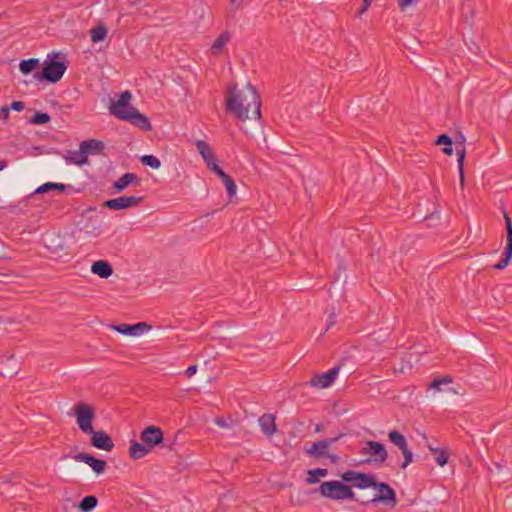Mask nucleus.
<instances>
[{"mask_svg":"<svg viewBox=\"0 0 512 512\" xmlns=\"http://www.w3.org/2000/svg\"><path fill=\"white\" fill-rule=\"evenodd\" d=\"M225 103L227 112L240 121L259 120L262 117L260 95L250 83L243 90H238L236 84L229 87Z\"/></svg>","mask_w":512,"mask_h":512,"instance_id":"nucleus-1","label":"nucleus"},{"mask_svg":"<svg viewBox=\"0 0 512 512\" xmlns=\"http://www.w3.org/2000/svg\"><path fill=\"white\" fill-rule=\"evenodd\" d=\"M319 492L322 496L332 500H356L351 487L337 480L322 482L319 486Z\"/></svg>","mask_w":512,"mask_h":512,"instance_id":"nucleus-2","label":"nucleus"},{"mask_svg":"<svg viewBox=\"0 0 512 512\" xmlns=\"http://www.w3.org/2000/svg\"><path fill=\"white\" fill-rule=\"evenodd\" d=\"M67 65L63 61L54 59H47L43 63L42 70L36 72L33 77L39 81H46L48 83H57L63 77Z\"/></svg>","mask_w":512,"mask_h":512,"instance_id":"nucleus-3","label":"nucleus"},{"mask_svg":"<svg viewBox=\"0 0 512 512\" xmlns=\"http://www.w3.org/2000/svg\"><path fill=\"white\" fill-rule=\"evenodd\" d=\"M73 415L76 417V422L79 429L87 434L93 432V421L96 417L95 409L84 402H78L73 407Z\"/></svg>","mask_w":512,"mask_h":512,"instance_id":"nucleus-4","label":"nucleus"},{"mask_svg":"<svg viewBox=\"0 0 512 512\" xmlns=\"http://www.w3.org/2000/svg\"><path fill=\"white\" fill-rule=\"evenodd\" d=\"M132 95L130 91H124L120 94L117 101L111 102L109 106L110 114L114 115L118 119L126 120L129 116L131 108H134L130 105Z\"/></svg>","mask_w":512,"mask_h":512,"instance_id":"nucleus-5","label":"nucleus"},{"mask_svg":"<svg viewBox=\"0 0 512 512\" xmlns=\"http://www.w3.org/2000/svg\"><path fill=\"white\" fill-rule=\"evenodd\" d=\"M342 481L346 483H352L353 486L359 489H365L376 486L375 477L366 473L347 470L342 474Z\"/></svg>","mask_w":512,"mask_h":512,"instance_id":"nucleus-6","label":"nucleus"},{"mask_svg":"<svg viewBox=\"0 0 512 512\" xmlns=\"http://www.w3.org/2000/svg\"><path fill=\"white\" fill-rule=\"evenodd\" d=\"M144 200L142 196H120L117 198L106 200L103 206L111 210H123L136 207Z\"/></svg>","mask_w":512,"mask_h":512,"instance_id":"nucleus-7","label":"nucleus"},{"mask_svg":"<svg viewBox=\"0 0 512 512\" xmlns=\"http://www.w3.org/2000/svg\"><path fill=\"white\" fill-rule=\"evenodd\" d=\"M140 440L145 443L151 450L160 446L164 442V433L161 428L150 425L147 426L140 434Z\"/></svg>","mask_w":512,"mask_h":512,"instance_id":"nucleus-8","label":"nucleus"},{"mask_svg":"<svg viewBox=\"0 0 512 512\" xmlns=\"http://www.w3.org/2000/svg\"><path fill=\"white\" fill-rule=\"evenodd\" d=\"M504 218L506 224V247L502 259L493 266L497 270L507 267L512 258V221L508 214H505Z\"/></svg>","mask_w":512,"mask_h":512,"instance_id":"nucleus-9","label":"nucleus"},{"mask_svg":"<svg viewBox=\"0 0 512 512\" xmlns=\"http://www.w3.org/2000/svg\"><path fill=\"white\" fill-rule=\"evenodd\" d=\"M344 434L340 433L338 436L333 438H325L312 444V446L306 451L311 457L315 459H322L328 456V449L336 443Z\"/></svg>","mask_w":512,"mask_h":512,"instance_id":"nucleus-10","label":"nucleus"},{"mask_svg":"<svg viewBox=\"0 0 512 512\" xmlns=\"http://www.w3.org/2000/svg\"><path fill=\"white\" fill-rule=\"evenodd\" d=\"M363 454H370L373 456L372 459L366 460V462L383 463L388 457L387 450L384 444L369 440L366 442V446L362 449Z\"/></svg>","mask_w":512,"mask_h":512,"instance_id":"nucleus-11","label":"nucleus"},{"mask_svg":"<svg viewBox=\"0 0 512 512\" xmlns=\"http://www.w3.org/2000/svg\"><path fill=\"white\" fill-rule=\"evenodd\" d=\"M374 488H377L380 494H376L375 497L370 500L362 501V505H369L380 501L385 503L392 502V506L396 504L397 500L395 491L388 484L384 482H376V486Z\"/></svg>","mask_w":512,"mask_h":512,"instance_id":"nucleus-12","label":"nucleus"},{"mask_svg":"<svg viewBox=\"0 0 512 512\" xmlns=\"http://www.w3.org/2000/svg\"><path fill=\"white\" fill-rule=\"evenodd\" d=\"M112 328L120 334L126 336H139L144 332L149 331L151 329V325H149L147 322H138L135 324L121 323L113 325Z\"/></svg>","mask_w":512,"mask_h":512,"instance_id":"nucleus-13","label":"nucleus"},{"mask_svg":"<svg viewBox=\"0 0 512 512\" xmlns=\"http://www.w3.org/2000/svg\"><path fill=\"white\" fill-rule=\"evenodd\" d=\"M91 435V445L97 449L111 451L114 448L112 438L104 430H94L88 433Z\"/></svg>","mask_w":512,"mask_h":512,"instance_id":"nucleus-14","label":"nucleus"},{"mask_svg":"<svg viewBox=\"0 0 512 512\" xmlns=\"http://www.w3.org/2000/svg\"><path fill=\"white\" fill-rule=\"evenodd\" d=\"M340 366H335L327 372L314 375L310 380V385L318 388L329 387L337 377Z\"/></svg>","mask_w":512,"mask_h":512,"instance_id":"nucleus-15","label":"nucleus"},{"mask_svg":"<svg viewBox=\"0 0 512 512\" xmlns=\"http://www.w3.org/2000/svg\"><path fill=\"white\" fill-rule=\"evenodd\" d=\"M73 458L78 462H84L89 465L96 474H102L105 471L107 462L102 459H97L93 455L86 452H78Z\"/></svg>","mask_w":512,"mask_h":512,"instance_id":"nucleus-16","label":"nucleus"},{"mask_svg":"<svg viewBox=\"0 0 512 512\" xmlns=\"http://www.w3.org/2000/svg\"><path fill=\"white\" fill-rule=\"evenodd\" d=\"M455 145H456V154L458 156L457 164H458V170L460 175V182L461 186L464 185V172H463V165L466 155V148H465V136L462 134V132H458L457 137L455 139Z\"/></svg>","mask_w":512,"mask_h":512,"instance_id":"nucleus-17","label":"nucleus"},{"mask_svg":"<svg viewBox=\"0 0 512 512\" xmlns=\"http://www.w3.org/2000/svg\"><path fill=\"white\" fill-rule=\"evenodd\" d=\"M125 121L130 122L132 125L140 128L143 131L152 130V126L148 117L140 113L136 108H131L129 116Z\"/></svg>","mask_w":512,"mask_h":512,"instance_id":"nucleus-18","label":"nucleus"},{"mask_svg":"<svg viewBox=\"0 0 512 512\" xmlns=\"http://www.w3.org/2000/svg\"><path fill=\"white\" fill-rule=\"evenodd\" d=\"M80 147L83 150V153L85 157H88L89 154L91 155H98L103 152L105 149V144L97 139H89L82 141L80 143Z\"/></svg>","mask_w":512,"mask_h":512,"instance_id":"nucleus-19","label":"nucleus"},{"mask_svg":"<svg viewBox=\"0 0 512 512\" xmlns=\"http://www.w3.org/2000/svg\"><path fill=\"white\" fill-rule=\"evenodd\" d=\"M261 431L268 437L276 432L275 416L270 413H265L258 419Z\"/></svg>","mask_w":512,"mask_h":512,"instance_id":"nucleus-20","label":"nucleus"},{"mask_svg":"<svg viewBox=\"0 0 512 512\" xmlns=\"http://www.w3.org/2000/svg\"><path fill=\"white\" fill-rule=\"evenodd\" d=\"M151 451L152 450L143 442H138L136 440L130 441L129 456L134 460L145 457Z\"/></svg>","mask_w":512,"mask_h":512,"instance_id":"nucleus-21","label":"nucleus"},{"mask_svg":"<svg viewBox=\"0 0 512 512\" xmlns=\"http://www.w3.org/2000/svg\"><path fill=\"white\" fill-rule=\"evenodd\" d=\"M91 272L101 278L107 279L113 274V268L108 261L98 260L93 262Z\"/></svg>","mask_w":512,"mask_h":512,"instance_id":"nucleus-22","label":"nucleus"},{"mask_svg":"<svg viewBox=\"0 0 512 512\" xmlns=\"http://www.w3.org/2000/svg\"><path fill=\"white\" fill-rule=\"evenodd\" d=\"M63 158L68 164H75L80 167L88 164V157H85L81 147L75 151L67 150Z\"/></svg>","mask_w":512,"mask_h":512,"instance_id":"nucleus-23","label":"nucleus"},{"mask_svg":"<svg viewBox=\"0 0 512 512\" xmlns=\"http://www.w3.org/2000/svg\"><path fill=\"white\" fill-rule=\"evenodd\" d=\"M70 187H71L70 185H65L62 183L46 182V183L42 184L41 186H39L35 190V193L36 194H44L51 190H57L58 192L63 193Z\"/></svg>","mask_w":512,"mask_h":512,"instance_id":"nucleus-24","label":"nucleus"},{"mask_svg":"<svg viewBox=\"0 0 512 512\" xmlns=\"http://www.w3.org/2000/svg\"><path fill=\"white\" fill-rule=\"evenodd\" d=\"M98 504V499L94 495L85 496L78 504L80 512H92Z\"/></svg>","mask_w":512,"mask_h":512,"instance_id":"nucleus-25","label":"nucleus"},{"mask_svg":"<svg viewBox=\"0 0 512 512\" xmlns=\"http://www.w3.org/2000/svg\"><path fill=\"white\" fill-rule=\"evenodd\" d=\"M230 33L225 31L221 33L212 44L211 50L212 53L217 54L222 51V49L226 46V44L230 41Z\"/></svg>","mask_w":512,"mask_h":512,"instance_id":"nucleus-26","label":"nucleus"},{"mask_svg":"<svg viewBox=\"0 0 512 512\" xmlns=\"http://www.w3.org/2000/svg\"><path fill=\"white\" fill-rule=\"evenodd\" d=\"M389 440L400 450L408 446L407 440L403 434L397 430H391L388 434Z\"/></svg>","mask_w":512,"mask_h":512,"instance_id":"nucleus-27","label":"nucleus"},{"mask_svg":"<svg viewBox=\"0 0 512 512\" xmlns=\"http://www.w3.org/2000/svg\"><path fill=\"white\" fill-rule=\"evenodd\" d=\"M107 35V28L103 23L97 24L91 29V41L94 43L104 40Z\"/></svg>","mask_w":512,"mask_h":512,"instance_id":"nucleus-28","label":"nucleus"},{"mask_svg":"<svg viewBox=\"0 0 512 512\" xmlns=\"http://www.w3.org/2000/svg\"><path fill=\"white\" fill-rule=\"evenodd\" d=\"M39 65V60L36 58H30L26 60H22L19 64V69L22 74L28 75L30 74L34 69H36Z\"/></svg>","mask_w":512,"mask_h":512,"instance_id":"nucleus-29","label":"nucleus"},{"mask_svg":"<svg viewBox=\"0 0 512 512\" xmlns=\"http://www.w3.org/2000/svg\"><path fill=\"white\" fill-rule=\"evenodd\" d=\"M307 474L306 482L309 484H315L319 481V477H325L328 474V470L325 468H316L308 470Z\"/></svg>","mask_w":512,"mask_h":512,"instance_id":"nucleus-30","label":"nucleus"},{"mask_svg":"<svg viewBox=\"0 0 512 512\" xmlns=\"http://www.w3.org/2000/svg\"><path fill=\"white\" fill-rule=\"evenodd\" d=\"M429 449L430 451H432L433 453H436L437 456L435 458V461L436 463L443 467L445 466L447 463H448V459H449V452L447 450H443V449H437V448H433L431 446H429Z\"/></svg>","mask_w":512,"mask_h":512,"instance_id":"nucleus-31","label":"nucleus"},{"mask_svg":"<svg viewBox=\"0 0 512 512\" xmlns=\"http://www.w3.org/2000/svg\"><path fill=\"white\" fill-rule=\"evenodd\" d=\"M220 179L223 181L229 197L232 198L236 194V190H237V187H236V184H235L233 178L226 173Z\"/></svg>","mask_w":512,"mask_h":512,"instance_id":"nucleus-32","label":"nucleus"},{"mask_svg":"<svg viewBox=\"0 0 512 512\" xmlns=\"http://www.w3.org/2000/svg\"><path fill=\"white\" fill-rule=\"evenodd\" d=\"M51 120V117L48 113L45 112H36L29 120V123L35 125H43L48 123Z\"/></svg>","mask_w":512,"mask_h":512,"instance_id":"nucleus-33","label":"nucleus"},{"mask_svg":"<svg viewBox=\"0 0 512 512\" xmlns=\"http://www.w3.org/2000/svg\"><path fill=\"white\" fill-rule=\"evenodd\" d=\"M140 161L143 165L149 166L153 169H159L161 166L160 160L154 155H143L140 158Z\"/></svg>","mask_w":512,"mask_h":512,"instance_id":"nucleus-34","label":"nucleus"},{"mask_svg":"<svg viewBox=\"0 0 512 512\" xmlns=\"http://www.w3.org/2000/svg\"><path fill=\"white\" fill-rule=\"evenodd\" d=\"M130 185L127 173L123 174L118 180L114 181L113 188L116 192L124 191Z\"/></svg>","mask_w":512,"mask_h":512,"instance_id":"nucleus-35","label":"nucleus"},{"mask_svg":"<svg viewBox=\"0 0 512 512\" xmlns=\"http://www.w3.org/2000/svg\"><path fill=\"white\" fill-rule=\"evenodd\" d=\"M206 165L208 169L214 172L219 178L226 174L224 170L217 164L216 157L206 162Z\"/></svg>","mask_w":512,"mask_h":512,"instance_id":"nucleus-36","label":"nucleus"},{"mask_svg":"<svg viewBox=\"0 0 512 512\" xmlns=\"http://www.w3.org/2000/svg\"><path fill=\"white\" fill-rule=\"evenodd\" d=\"M451 382H452V379L449 376H445V377H442V378H435L429 384V388H435L437 390H440L442 384H448V383H451Z\"/></svg>","mask_w":512,"mask_h":512,"instance_id":"nucleus-37","label":"nucleus"},{"mask_svg":"<svg viewBox=\"0 0 512 512\" xmlns=\"http://www.w3.org/2000/svg\"><path fill=\"white\" fill-rule=\"evenodd\" d=\"M404 456V461L401 464L402 468H406L410 463L413 462V454L409 450L408 446L401 450Z\"/></svg>","mask_w":512,"mask_h":512,"instance_id":"nucleus-38","label":"nucleus"},{"mask_svg":"<svg viewBox=\"0 0 512 512\" xmlns=\"http://www.w3.org/2000/svg\"><path fill=\"white\" fill-rule=\"evenodd\" d=\"M451 143H453L452 138L447 134H441L435 140V145H438V146H440V145L446 146L447 144H451Z\"/></svg>","mask_w":512,"mask_h":512,"instance_id":"nucleus-39","label":"nucleus"},{"mask_svg":"<svg viewBox=\"0 0 512 512\" xmlns=\"http://www.w3.org/2000/svg\"><path fill=\"white\" fill-rule=\"evenodd\" d=\"M127 175H128L129 181H130V185H135V186L141 185L142 180L136 174L127 172Z\"/></svg>","mask_w":512,"mask_h":512,"instance_id":"nucleus-40","label":"nucleus"},{"mask_svg":"<svg viewBox=\"0 0 512 512\" xmlns=\"http://www.w3.org/2000/svg\"><path fill=\"white\" fill-rule=\"evenodd\" d=\"M200 155L202 156L205 163L210 161L211 159L215 158V154L210 146L206 149V151H204Z\"/></svg>","mask_w":512,"mask_h":512,"instance_id":"nucleus-41","label":"nucleus"},{"mask_svg":"<svg viewBox=\"0 0 512 512\" xmlns=\"http://www.w3.org/2000/svg\"><path fill=\"white\" fill-rule=\"evenodd\" d=\"M195 145H196V148L199 152V154H202L204 151H206V149L209 147V144L206 143L205 141L203 140H197L195 142Z\"/></svg>","mask_w":512,"mask_h":512,"instance_id":"nucleus-42","label":"nucleus"},{"mask_svg":"<svg viewBox=\"0 0 512 512\" xmlns=\"http://www.w3.org/2000/svg\"><path fill=\"white\" fill-rule=\"evenodd\" d=\"M10 115V108L7 106H2L0 108V119L6 121Z\"/></svg>","mask_w":512,"mask_h":512,"instance_id":"nucleus-43","label":"nucleus"},{"mask_svg":"<svg viewBox=\"0 0 512 512\" xmlns=\"http://www.w3.org/2000/svg\"><path fill=\"white\" fill-rule=\"evenodd\" d=\"M9 108L15 111H22L25 108V104L22 101H13Z\"/></svg>","mask_w":512,"mask_h":512,"instance_id":"nucleus-44","label":"nucleus"},{"mask_svg":"<svg viewBox=\"0 0 512 512\" xmlns=\"http://www.w3.org/2000/svg\"><path fill=\"white\" fill-rule=\"evenodd\" d=\"M415 0H398V6L403 11L408 6L412 5Z\"/></svg>","mask_w":512,"mask_h":512,"instance_id":"nucleus-45","label":"nucleus"},{"mask_svg":"<svg viewBox=\"0 0 512 512\" xmlns=\"http://www.w3.org/2000/svg\"><path fill=\"white\" fill-rule=\"evenodd\" d=\"M214 422L220 428H229V425L224 418L218 417L214 420Z\"/></svg>","mask_w":512,"mask_h":512,"instance_id":"nucleus-46","label":"nucleus"},{"mask_svg":"<svg viewBox=\"0 0 512 512\" xmlns=\"http://www.w3.org/2000/svg\"><path fill=\"white\" fill-rule=\"evenodd\" d=\"M197 369H198L197 365H191V366H189V367L186 369V371H185V375H186L187 377H189V378H190V377H192L194 374H196Z\"/></svg>","mask_w":512,"mask_h":512,"instance_id":"nucleus-47","label":"nucleus"},{"mask_svg":"<svg viewBox=\"0 0 512 512\" xmlns=\"http://www.w3.org/2000/svg\"><path fill=\"white\" fill-rule=\"evenodd\" d=\"M371 1L372 0H364L363 1V4L358 12L359 15H362L364 12H366L368 10V8L370 7L371 5Z\"/></svg>","mask_w":512,"mask_h":512,"instance_id":"nucleus-48","label":"nucleus"},{"mask_svg":"<svg viewBox=\"0 0 512 512\" xmlns=\"http://www.w3.org/2000/svg\"><path fill=\"white\" fill-rule=\"evenodd\" d=\"M337 322V316L332 313L329 315V318H328V325H327V328L326 330H328L331 326H333L335 323Z\"/></svg>","mask_w":512,"mask_h":512,"instance_id":"nucleus-49","label":"nucleus"},{"mask_svg":"<svg viewBox=\"0 0 512 512\" xmlns=\"http://www.w3.org/2000/svg\"><path fill=\"white\" fill-rule=\"evenodd\" d=\"M453 143L451 144H447L446 146L443 147L442 149V152L448 156H451L453 154V147H452Z\"/></svg>","mask_w":512,"mask_h":512,"instance_id":"nucleus-50","label":"nucleus"},{"mask_svg":"<svg viewBox=\"0 0 512 512\" xmlns=\"http://www.w3.org/2000/svg\"><path fill=\"white\" fill-rule=\"evenodd\" d=\"M325 458H329L332 463H336L339 459V457L337 455L329 454V453H328V456H325Z\"/></svg>","mask_w":512,"mask_h":512,"instance_id":"nucleus-51","label":"nucleus"},{"mask_svg":"<svg viewBox=\"0 0 512 512\" xmlns=\"http://www.w3.org/2000/svg\"><path fill=\"white\" fill-rule=\"evenodd\" d=\"M101 232V228L100 226L98 227H95L94 230L92 231V233L95 235V236H98Z\"/></svg>","mask_w":512,"mask_h":512,"instance_id":"nucleus-52","label":"nucleus"},{"mask_svg":"<svg viewBox=\"0 0 512 512\" xmlns=\"http://www.w3.org/2000/svg\"><path fill=\"white\" fill-rule=\"evenodd\" d=\"M6 167H7V162L6 161H0V171H2Z\"/></svg>","mask_w":512,"mask_h":512,"instance_id":"nucleus-53","label":"nucleus"},{"mask_svg":"<svg viewBox=\"0 0 512 512\" xmlns=\"http://www.w3.org/2000/svg\"><path fill=\"white\" fill-rule=\"evenodd\" d=\"M323 429V425L322 424H317L316 427H315V432H321Z\"/></svg>","mask_w":512,"mask_h":512,"instance_id":"nucleus-54","label":"nucleus"}]
</instances>
